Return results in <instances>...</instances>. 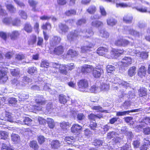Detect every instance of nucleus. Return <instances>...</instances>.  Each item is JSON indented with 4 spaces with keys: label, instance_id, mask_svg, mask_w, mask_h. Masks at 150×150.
<instances>
[{
    "label": "nucleus",
    "instance_id": "nucleus-17",
    "mask_svg": "<svg viewBox=\"0 0 150 150\" xmlns=\"http://www.w3.org/2000/svg\"><path fill=\"white\" fill-rule=\"evenodd\" d=\"M108 52V49L104 47H100L97 50V53L101 56L105 55Z\"/></svg>",
    "mask_w": 150,
    "mask_h": 150
},
{
    "label": "nucleus",
    "instance_id": "nucleus-10",
    "mask_svg": "<svg viewBox=\"0 0 150 150\" xmlns=\"http://www.w3.org/2000/svg\"><path fill=\"white\" fill-rule=\"evenodd\" d=\"M136 56L142 59H145L148 57V52H140L138 50H133Z\"/></svg>",
    "mask_w": 150,
    "mask_h": 150
},
{
    "label": "nucleus",
    "instance_id": "nucleus-21",
    "mask_svg": "<svg viewBox=\"0 0 150 150\" xmlns=\"http://www.w3.org/2000/svg\"><path fill=\"white\" fill-rule=\"evenodd\" d=\"M91 21V25L93 27L98 28L103 25V22L99 21L94 20Z\"/></svg>",
    "mask_w": 150,
    "mask_h": 150
},
{
    "label": "nucleus",
    "instance_id": "nucleus-64",
    "mask_svg": "<svg viewBox=\"0 0 150 150\" xmlns=\"http://www.w3.org/2000/svg\"><path fill=\"white\" fill-rule=\"evenodd\" d=\"M20 20L18 18H16L14 20L12 21V24L14 26H18L20 25Z\"/></svg>",
    "mask_w": 150,
    "mask_h": 150
},
{
    "label": "nucleus",
    "instance_id": "nucleus-23",
    "mask_svg": "<svg viewBox=\"0 0 150 150\" xmlns=\"http://www.w3.org/2000/svg\"><path fill=\"white\" fill-rule=\"evenodd\" d=\"M146 69L145 67L144 66H142L139 69L138 73V74L140 77H142L143 76H144L146 74Z\"/></svg>",
    "mask_w": 150,
    "mask_h": 150
},
{
    "label": "nucleus",
    "instance_id": "nucleus-39",
    "mask_svg": "<svg viewBox=\"0 0 150 150\" xmlns=\"http://www.w3.org/2000/svg\"><path fill=\"white\" fill-rule=\"evenodd\" d=\"M10 143L9 141H7L6 143H3L2 144V150H9L12 149L10 148Z\"/></svg>",
    "mask_w": 150,
    "mask_h": 150
},
{
    "label": "nucleus",
    "instance_id": "nucleus-24",
    "mask_svg": "<svg viewBox=\"0 0 150 150\" xmlns=\"http://www.w3.org/2000/svg\"><path fill=\"white\" fill-rule=\"evenodd\" d=\"M12 140L15 144L17 143L19 141L20 137L19 136L14 133H12L11 136Z\"/></svg>",
    "mask_w": 150,
    "mask_h": 150
},
{
    "label": "nucleus",
    "instance_id": "nucleus-53",
    "mask_svg": "<svg viewBox=\"0 0 150 150\" xmlns=\"http://www.w3.org/2000/svg\"><path fill=\"white\" fill-rule=\"evenodd\" d=\"M126 94V92L124 89H121L120 90L118 93V97L120 98H122Z\"/></svg>",
    "mask_w": 150,
    "mask_h": 150
},
{
    "label": "nucleus",
    "instance_id": "nucleus-30",
    "mask_svg": "<svg viewBox=\"0 0 150 150\" xmlns=\"http://www.w3.org/2000/svg\"><path fill=\"white\" fill-rule=\"evenodd\" d=\"M68 98V97H67L63 94H60L59 97V100L61 103L64 104L67 102Z\"/></svg>",
    "mask_w": 150,
    "mask_h": 150
},
{
    "label": "nucleus",
    "instance_id": "nucleus-47",
    "mask_svg": "<svg viewBox=\"0 0 150 150\" xmlns=\"http://www.w3.org/2000/svg\"><path fill=\"white\" fill-rule=\"evenodd\" d=\"M90 91L91 93H96L100 91V88L95 85H93L91 87Z\"/></svg>",
    "mask_w": 150,
    "mask_h": 150
},
{
    "label": "nucleus",
    "instance_id": "nucleus-13",
    "mask_svg": "<svg viewBox=\"0 0 150 150\" xmlns=\"http://www.w3.org/2000/svg\"><path fill=\"white\" fill-rule=\"evenodd\" d=\"M82 128V127L78 124H75L73 125L71 127V131L74 134L79 133Z\"/></svg>",
    "mask_w": 150,
    "mask_h": 150
},
{
    "label": "nucleus",
    "instance_id": "nucleus-7",
    "mask_svg": "<svg viewBox=\"0 0 150 150\" xmlns=\"http://www.w3.org/2000/svg\"><path fill=\"white\" fill-rule=\"evenodd\" d=\"M4 114L5 115L6 117L1 116L0 117V122H1L2 120H7L10 122H13V119L11 113L6 111L4 112Z\"/></svg>",
    "mask_w": 150,
    "mask_h": 150
},
{
    "label": "nucleus",
    "instance_id": "nucleus-22",
    "mask_svg": "<svg viewBox=\"0 0 150 150\" xmlns=\"http://www.w3.org/2000/svg\"><path fill=\"white\" fill-rule=\"evenodd\" d=\"M6 9L11 13H15L16 11V8L11 4H5Z\"/></svg>",
    "mask_w": 150,
    "mask_h": 150
},
{
    "label": "nucleus",
    "instance_id": "nucleus-43",
    "mask_svg": "<svg viewBox=\"0 0 150 150\" xmlns=\"http://www.w3.org/2000/svg\"><path fill=\"white\" fill-rule=\"evenodd\" d=\"M128 31L129 33L132 35L134 36L135 37H138L139 36V32L133 29L130 28L129 29Z\"/></svg>",
    "mask_w": 150,
    "mask_h": 150
},
{
    "label": "nucleus",
    "instance_id": "nucleus-8",
    "mask_svg": "<svg viewBox=\"0 0 150 150\" xmlns=\"http://www.w3.org/2000/svg\"><path fill=\"white\" fill-rule=\"evenodd\" d=\"M93 69V67L91 65H85L81 67V71L84 74L90 73Z\"/></svg>",
    "mask_w": 150,
    "mask_h": 150
},
{
    "label": "nucleus",
    "instance_id": "nucleus-27",
    "mask_svg": "<svg viewBox=\"0 0 150 150\" xmlns=\"http://www.w3.org/2000/svg\"><path fill=\"white\" fill-rule=\"evenodd\" d=\"M133 19L132 17L129 15L125 16L123 18V20L127 23H131Z\"/></svg>",
    "mask_w": 150,
    "mask_h": 150
},
{
    "label": "nucleus",
    "instance_id": "nucleus-58",
    "mask_svg": "<svg viewBox=\"0 0 150 150\" xmlns=\"http://www.w3.org/2000/svg\"><path fill=\"white\" fill-rule=\"evenodd\" d=\"M65 140L68 144H70L72 142H74V141L75 139H74V138L72 137H66L65 138Z\"/></svg>",
    "mask_w": 150,
    "mask_h": 150
},
{
    "label": "nucleus",
    "instance_id": "nucleus-33",
    "mask_svg": "<svg viewBox=\"0 0 150 150\" xmlns=\"http://www.w3.org/2000/svg\"><path fill=\"white\" fill-rule=\"evenodd\" d=\"M99 35L102 38H106L109 37V34L106 31L101 30L100 31Z\"/></svg>",
    "mask_w": 150,
    "mask_h": 150
},
{
    "label": "nucleus",
    "instance_id": "nucleus-6",
    "mask_svg": "<svg viewBox=\"0 0 150 150\" xmlns=\"http://www.w3.org/2000/svg\"><path fill=\"white\" fill-rule=\"evenodd\" d=\"M129 41L123 38H120L116 40L115 42V44L119 46L125 47L129 43Z\"/></svg>",
    "mask_w": 150,
    "mask_h": 150
},
{
    "label": "nucleus",
    "instance_id": "nucleus-12",
    "mask_svg": "<svg viewBox=\"0 0 150 150\" xmlns=\"http://www.w3.org/2000/svg\"><path fill=\"white\" fill-rule=\"evenodd\" d=\"M61 40V39L60 37L57 36H53L50 39V44L53 46H55L56 45L59 43L60 42Z\"/></svg>",
    "mask_w": 150,
    "mask_h": 150
},
{
    "label": "nucleus",
    "instance_id": "nucleus-45",
    "mask_svg": "<svg viewBox=\"0 0 150 150\" xmlns=\"http://www.w3.org/2000/svg\"><path fill=\"white\" fill-rule=\"evenodd\" d=\"M96 10V8L95 6H91L87 9V11L89 13L92 14L94 13Z\"/></svg>",
    "mask_w": 150,
    "mask_h": 150
},
{
    "label": "nucleus",
    "instance_id": "nucleus-32",
    "mask_svg": "<svg viewBox=\"0 0 150 150\" xmlns=\"http://www.w3.org/2000/svg\"><path fill=\"white\" fill-rule=\"evenodd\" d=\"M29 146L34 150L38 149L39 148L37 142L35 141H30L29 143Z\"/></svg>",
    "mask_w": 150,
    "mask_h": 150
},
{
    "label": "nucleus",
    "instance_id": "nucleus-52",
    "mask_svg": "<svg viewBox=\"0 0 150 150\" xmlns=\"http://www.w3.org/2000/svg\"><path fill=\"white\" fill-rule=\"evenodd\" d=\"M69 122H62L60 124V126L61 128L64 130H66L69 127Z\"/></svg>",
    "mask_w": 150,
    "mask_h": 150
},
{
    "label": "nucleus",
    "instance_id": "nucleus-4",
    "mask_svg": "<svg viewBox=\"0 0 150 150\" xmlns=\"http://www.w3.org/2000/svg\"><path fill=\"white\" fill-rule=\"evenodd\" d=\"M79 35V33L76 30H75L74 32H70L68 33L67 38L69 41L71 42L77 40Z\"/></svg>",
    "mask_w": 150,
    "mask_h": 150
},
{
    "label": "nucleus",
    "instance_id": "nucleus-1",
    "mask_svg": "<svg viewBox=\"0 0 150 150\" xmlns=\"http://www.w3.org/2000/svg\"><path fill=\"white\" fill-rule=\"evenodd\" d=\"M35 101L36 103L40 106H36L35 109L38 110H41L42 109V107L41 105H45L46 103V100L44 98L43 96L38 95L35 97Z\"/></svg>",
    "mask_w": 150,
    "mask_h": 150
},
{
    "label": "nucleus",
    "instance_id": "nucleus-31",
    "mask_svg": "<svg viewBox=\"0 0 150 150\" xmlns=\"http://www.w3.org/2000/svg\"><path fill=\"white\" fill-rule=\"evenodd\" d=\"M136 67L134 66H133L130 68L128 71V75L130 77H132L136 73Z\"/></svg>",
    "mask_w": 150,
    "mask_h": 150
},
{
    "label": "nucleus",
    "instance_id": "nucleus-48",
    "mask_svg": "<svg viewBox=\"0 0 150 150\" xmlns=\"http://www.w3.org/2000/svg\"><path fill=\"white\" fill-rule=\"evenodd\" d=\"M82 32L83 33H86V35L85 37L88 38L93 35L94 34L93 31L91 30H90L88 31L84 30L83 31H82Z\"/></svg>",
    "mask_w": 150,
    "mask_h": 150
},
{
    "label": "nucleus",
    "instance_id": "nucleus-59",
    "mask_svg": "<svg viewBox=\"0 0 150 150\" xmlns=\"http://www.w3.org/2000/svg\"><path fill=\"white\" fill-rule=\"evenodd\" d=\"M113 52L115 55L119 56L124 51L123 50L115 49L113 50Z\"/></svg>",
    "mask_w": 150,
    "mask_h": 150
},
{
    "label": "nucleus",
    "instance_id": "nucleus-5",
    "mask_svg": "<svg viewBox=\"0 0 150 150\" xmlns=\"http://www.w3.org/2000/svg\"><path fill=\"white\" fill-rule=\"evenodd\" d=\"M94 44L91 42H86L85 45L81 47V52L82 53L87 52L88 51H91V48L94 46Z\"/></svg>",
    "mask_w": 150,
    "mask_h": 150
},
{
    "label": "nucleus",
    "instance_id": "nucleus-11",
    "mask_svg": "<svg viewBox=\"0 0 150 150\" xmlns=\"http://www.w3.org/2000/svg\"><path fill=\"white\" fill-rule=\"evenodd\" d=\"M7 71L0 70V83L5 82L8 80Z\"/></svg>",
    "mask_w": 150,
    "mask_h": 150
},
{
    "label": "nucleus",
    "instance_id": "nucleus-54",
    "mask_svg": "<svg viewBox=\"0 0 150 150\" xmlns=\"http://www.w3.org/2000/svg\"><path fill=\"white\" fill-rule=\"evenodd\" d=\"M103 143V141L99 139H95L93 142V145L97 146L102 145Z\"/></svg>",
    "mask_w": 150,
    "mask_h": 150
},
{
    "label": "nucleus",
    "instance_id": "nucleus-25",
    "mask_svg": "<svg viewBox=\"0 0 150 150\" xmlns=\"http://www.w3.org/2000/svg\"><path fill=\"white\" fill-rule=\"evenodd\" d=\"M139 95L140 97L145 96L147 95V90L144 87H141L138 91Z\"/></svg>",
    "mask_w": 150,
    "mask_h": 150
},
{
    "label": "nucleus",
    "instance_id": "nucleus-36",
    "mask_svg": "<svg viewBox=\"0 0 150 150\" xmlns=\"http://www.w3.org/2000/svg\"><path fill=\"white\" fill-rule=\"evenodd\" d=\"M19 33L16 30H14L10 34V37L11 39L15 40L19 35Z\"/></svg>",
    "mask_w": 150,
    "mask_h": 150
},
{
    "label": "nucleus",
    "instance_id": "nucleus-51",
    "mask_svg": "<svg viewBox=\"0 0 150 150\" xmlns=\"http://www.w3.org/2000/svg\"><path fill=\"white\" fill-rule=\"evenodd\" d=\"M7 63H5L4 62H0V70L1 71H7V68L6 67V66H8L7 65Z\"/></svg>",
    "mask_w": 150,
    "mask_h": 150
},
{
    "label": "nucleus",
    "instance_id": "nucleus-44",
    "mask_svg": "<svg viewBox=\"0 0 150 150\" xmlns=\"http://www.w3.org/2000/svg\"><path fill=\"white\" fill-rule=\"evenodd\" d=\"M48 126L51 128H53L54 126V123L53 120L51 118H47V120Z\"/></svg>",
    "mask_w": 150,
    "mask_h": 150
},
{
    "label": "nucleus",
    "instance_id": "nucleus-15",
    "mask_svg": "<svg viewBox=\"0 0 150 150\" xmlns=\"http://www.w3.org/2000/svg\"><path fill=\"white\" fill-rule=\"evenodd\" d=\"M69 29V28L66 24L62 23L59 24V30L62 33H66Z\"/></svg>",
    "mask_w": 150,
    "mask_h": 150
},
{
    "label": "nucleus",
    "instance_id": "nucleus-26",
    "mask_svg": "<svg viewBox=\"0 0 150 150\" xmlns=\"http://www.w3.org/2000/svg\"><path fill=\"white\" fill-rule=\"evenodd\" d=\"M119 136V134L116 132L114 131L110 132L107 134V138L108 139H111L115 138Z\"/></svg>",
    "mask_w": 150,
    "mask_h": 150
},
{
    "label": "nucleus",
    "instance_id": "nucleus-41",
    "mask_svg": "<svg viewBox=\"0 0 150 150\" xmlns=\"http://www.w3.org/2000/svg\"><path fill=\"white\" fill-rule=\"evenodd\" d=\"M67 54L70 55L72 57H74L78 55V53L76 51L72 49H70L67 52Z\"/></svg>",
    "mask_w": 150,
    "mask_h": 150
},
{
    "label": "nucleus",
    "instance_id": "nucleus-40",
    "mask_svg": "<svg viewBox=\"0 0 150 150\" xmlns=\"http://www.w3.org/2000/svg\"><path fill=\"white\" fill-rule=\"evenodd\" d=\"M102 117V116L100 115H95L93 114H91L88 116V118L90 120H93V121L95 122V120L96 118H100Z\"/></svg>",
    "mask_w": 150,
    "mask_h": 150
},
{
    "label": "nucleus",
    "instance_id": "nucleus-49",
    "mask_svg": "<svg viewBox=\"0 0 150 150\" xmlns=\"http://www.w3.org/2000/svg\"><path fill=\"white\" fill-rule=\"evenodd\" d=\"M11 74L13 76H17L19 74V71L18 69H11Z\"/></svg>",
    "mask_w": 150,
    "mask_h": 150
},
{
    "label": "nucleus",
    "instance_id": "nucleus-62",
    "mask_svg": "<svg viewBox=\"0 0 150 150\" xmlns=\"http://www.w3.org/2000/svg\"><path fill=\"white\" fill-rule=\"evenodd\" d=\"M130 105L129 102V101H125L121 106L122 108H124L125 110L128 109V108L130 106Z\"/></svg>",
    "mask_w": 150,
    "mask_h": 150
},
{
    "label": "nucleus",
    "instance_id": "nucleus-3",
    "mask_svg": "<svg viewBox=\"0 0 150 150\" xmlns=\"http://www.w3.org/2000/svg\"><path fill=\"white\" fill-rule=\"evenodd\" d=\"M78 86L80 91L82 92H87L86 89L88 87V83L87 81L85 79L81 80L78 82Z\"/></svg>",
    "mask_w": 150,
    "mask_h": 150
},
{
    "label": "nucleus",
    "instance_id": "nucleus-46",
    "mask_svg": "<svg viewBox=\"0 0 150 150\" xmlns=\"http://www.w3.org/2000/svg\"><path fill=\"white\" fill-rule=\"evenodd\" d=\"M25 58V54L21 53L16 54L15 56L16 59L19 61Z\"/></svg>",
    "mask_w": 150,
    "mask_h": 150
},
{
    "label": "nucleus",
    "instance_id": "nucleus-18",
    "mask_svg": "<svg viewBox=\"0 0 150 150\" xmlns=\"http://www.w3.org/2000/svg\"><path fill=\"white\" fill-rule=\"evenodd\" d=\"M36 41V37L35 35L30 36L28 41V45L30 46L33 47L34 44Z\"/></svg>",
    "mask_w": 150,
    "mask_h": 150
},
{
    "label": "nucleus",
    "instance_id": "nucleus-63",
    "mask_svg": "<svg viewBox=\"0 0 150 150\" xmlns=\"http://www.w3.org/2000/svg\"><path fill=\"white\" fill-rule=\"evenodd\" d=\"M86 23V20L85 18H81L76 23V24L78 25H81L85 24Z\"/></svg>",
    "mask_w": 150,
    "mask_h": 150
},
{
    "label": "nucleus",
    "instance_id": "nucleus-61",
    "mask_svg": "<svg viewBox=\"0 0 150 150\" xmlns=\"http://www.w3.org/2000/svg\"><path fill=\"white\" fill-rule=\"evenodd\" d=\"M107 71L108 73H111V71L115 70V67L111 65H108L106 67Z\"/></svg>",
    "mask_w": 150,
    "mask_h": 150
},
{
    "label": "nucleus",
    "instance_id": "nucleus-35",
    "mask_svg": "<svg viewBox=\"0 0 150 150\" xmlns=\"http://www.w3.org/2000/svg\"><path fill=\"white\" fill-rule=\"evenodd\" d=\"M24 29L27 33H30L32 31V27L29 23H27L25 25Z\"/></svg>",
    "mask_w": 150,
    "mask_h": 150
},
{
    "label": "nucleus",
    "instance_id": "nucleus-38",
    "mask_svg": "<svg viewBox=\"0 0 150 150\" xmlns=\"http://www.w3.org/2000/svg\"><path fill=\"white\" fill-rule=\"evenodd\" d=\"M107 23L108 25L110 26L115 25L117 23V21L112 18H108L107 20Z\"/></svg>",
    "mask_w": 150,
    "mask_h": 150
},
{
    "label": "nucleus",
    "instance_id": "nucleus-28",
    "mask_svg": "<svg viewBox=\"0 0 150 150\" xmlns=\"http://www.w3.org/2000/svg\"><path fill=\"white\" fill-rule=\"evenodd\" d=\"M61 143L58 140L53 141L51 143V146L52 148L57 149L60 146Z\"/></svg>",
    "mask_w": 150,
    "mask_h": 150
},
{
    "label": "nucleus",
    "instance_id": "nucleus-29",
    "mask_svg": "<svg viewBox=\"0 0 150 150\" xmlns=\"http://www.w3.org/2000/svg\"><path fill=\"white\" fill-rule=\"evenodd\" d=\"M67 67L63 65H60V67L58 69L59 71L62 74H66L67 73Z\"/></svg>",
    "mask_w": 150,
    "mask_h": 150
},
{
    "label": "nucleus",
    "instance_id": "nucleus-42",
    "mask_svg": "<svg viewBox=\"0 0 150 150\" xmlns=\"http://www.w3.org/2000/svg\"><path fill=\"white\" fill-rule=\"evenodd\" d=\"M92 109L93 110L100 111L102 112H105V113H109V112L107 110H103L102 108L100 106H94L93 107Z\"/></svg>",
    "mask_w": 150,
    "mask_h": 150
},
{
    "label": "nucleus",
    "instance_id": "nucleus-14",
    "mask_svg": "<svg viewBox=\"0 0 150 150\" xmlns=\"http://www.w3.org/2000/svg\"><path fill=\"white\" fill-rule=\"evenodd\" d=\"M118 81L117 82H116L115 80H114V81L112 80L111 81H110L114 83H118V84H119L120 86H122V87L123 88H126V87L129 86V84L127 82L121 80L120 79H118Z\"/></svg>",
    "mask_w": 150,
    "mask_h": 150
},
{
    "label": "nucleus",
    "instance_id": "nucleus-37",
    "mask_svg": "<svg viewBox=\"0 0 150 150\" xmlns=\"http://www.w3.org/2000/svg\"><path fill=\"white\" fill-rule=\"evenodd\" d=\"M28 3L30 6L33 7L32 11L34 12L37 11V10L35 9V6L37 4V3L33 0H29Z\"/></svg>",
    "mask_w": 150,
    "mask_h": 150
},
{
    "label": "nucleus",
    "instance_id": "nucleus-2",
    "mask_svg": "<svg viewBox=\"0 0 150 150\" xmlns=\"http://www.w3.org/2000/svg\"><path fill=\"white\" fill-rule=\"evenodd\" d=\"M132 59L129 57H125L121 61L119 62L118 65L121 67L122 70H125V68L129 66L132 64Z\"/></svg>",
    "mask_w": 150,
    "mask_h": 150
},
{
    "label": "nucleus",
    "instance_id": "nucleus-56",
    "mask_svg": "<svg viewBox=\"0 0 150 150\" xmlns=\"http://www.w3.org/2000/svg\"><path fill=\"white\" fill-rule=\"evenodd\" d=\"M19 14L21 18L24 19H26L27 18L26 13L25 12L22 10H20L19 11Z\"/></svg>",
    "mask_w": 150,
    "mask_h": 150
},
{
    "label": "nucleus",
    "instance_id": "nucleus-19",
    "mask_svg": "<svg viewBox=\"0 0 150 150\" xmlns=\"http://www.w3.org/2000/svg\"><path fill=\"white\" fill-rule=\"evenodd\" d=\"M93 71V75L96 78L99 77L103 72V71L102 69H99L98 70H97L94 69V67Z\"/></svg>",
    "mask_w": 150,
    "mask_h": 150
},
{
    "label": "nucleus",
    "instance_id": "nucleus-9",
    "mask_svg": "<svg viewBox=\"0 0 150 150\" xmlns=\"http://www.w3.org/2000/svg\"><path fill=\"white\" fill-rule=\"evenodd\" d=\"M142 111L141 108L132 110H130L125 111L122 112H116V115L117 116H122L128 115L130 112H136Z\"/></svg>",
    "mask_w": 150,
    "mask_h": 150
},
{
    "label": "nucleus",
    "instance_id": "nucleus-60",
    "mask_svg": "<svg viewBox=\"0 0 150 150\" xmlns=\"http://www.w3.org/2000/svg\"><path fill=\"white\" fill-rule=\"evenodd\" d=\"M12 19L11 17L5 18L3 20V22L4 23L8 25L12 24Z\"/></svg>",
    "mask_w": 150,
    "mask_h": 150
},
{
    "label": "nucleus",
    "instance_id": "nucleus-50",
    "mask_svg": "<svg viewBox=\"0 0 150 150\" xmlns=\"http://www.w3.org/2000/svg\"><path fill=\"white\" fill-rule=\"evenodd\" d=\"M0 135L1 139H5L8 137V134L5 131H0Z\"/></svg>",
    "mask_w": 150,
    "mask_h": 150
},
{
    "label": "nucleus",
    "instance_id": "nucleus-55",
    "mask_svg": "<svg viewBox=\"0 0 150 150\" xmlns=\"http://www.w3.org/2000/svg\"><path fill=\"white\" fill-rule=\"evenodd\" d=\"M76 13V11L74 9H71L65 12L66 15L67 16L75 15Z\"/></svg>",
    "mask_w": 150,
    "mask_h": 150
},
{
    "label": "nucleus",
    "instance_id": "nucleus-20",
    "mask_svg": "<svg viewBox=\"0 0 150 150\" xmlns=\"http://www.w3.org/2000/svg\"><path fill=\"white\" fill-rule=\"evenodd\" d=\"M32 120L28 117H25L23 121H19L18 123L26 125L28 126H30L31 125Z\"/></svg>",
    "mask_w": 150,
    "mask_h": 150
},
{
    "label": "nucleus",
    "instance_id": "nucleus-57",
    "mask_svg": "<svg viewBox=\"0 0 150 150\" xmlns=\"http://www.w3.org/2000/svg\"><path fill=\"white\" fill-rule=\"evenodd\" d=\"M132 145L134 148H137L139 147L140 145V140H135L132 143Z\"/></svg>",
    "mask_w": 150,
    "mask_h": 150
},
{
    "label": "nucleus",
    "instance_id": "nucleus-34",
    "mask_svg": "<svg viewBox=\"0 0 150 150\" xmlns=\"http://www.w3.org/2000/svg\"><path fill=\"white\" fill-rule=\"evenodd\" d=\"M99 88L100 91H106L109 89V86L108 84L102 83L101 84Z\"/></svg>",
    "mask_w": 150,
    "mask_h": 150
},
{
    "label": "nucleus",
    "instance_id": "nucleus-16",
    "mask_svg": "<svg viewBox=\"0 0 150 150\" xmlns=\"http://www.w3.org/2000/svg\"><path fill=\"white\" fill-rule=\"evenodd\" d=\"M64 48L62 46L56 47L54 50V53L58 55L62 54L64 52Z\"/></svg>",
    "mask_w": 150,
    "mask_h": 150
}]
</instances>
